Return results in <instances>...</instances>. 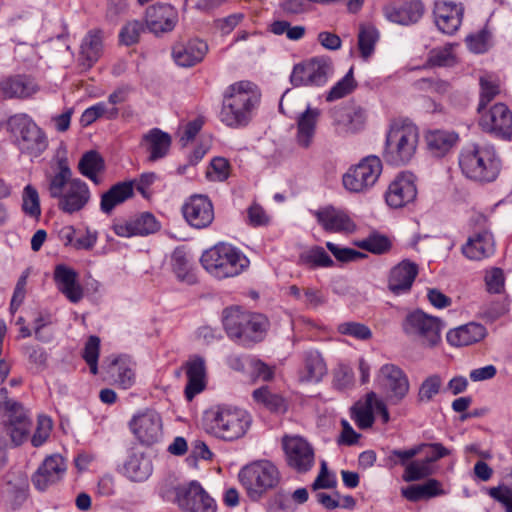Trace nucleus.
<instances>
[{
	"instance_id": "nucleus-2",
	"label": "nucleus",
	"mask_w": 512,
	"mask_h": 512,
	"mask_svg": "<svg viewBox=\"0 0 512 512\" xmlns=\"http://www.w3.org/2000/svg\"><path fill=\"white\" fill-rule=\"evenodd\" d=\"M48 192L51 198L58 199V208L66 214L83 210L91 199L88 185L80 178L72 177L66 159H59L57 172L48 177Z\"/></svg>"
},
{
	"instance_id": "nucleus-50",
	"label": "nucleus",
	"mask_w": 512,
	"mask_h": 512,
	"mask_svg": "<svg viewBox=\"0 0 512 512\" xmlns=\"http://www.w3.org/2000/svg\"><path fill=\"white\" fill-rule=\"evenodd\" d=\"M22 211L25 215L38 219L41 215L40 199L35 187L28 184L22 193Z\"/></svg>"
},
{
	"instance_id": "nucleus-39",
	"label": "nucleus",
	"mask_w": 512,
	"mask_h": 512,
	"mask_svg": "<svg viewBox=\"0 0 512 512\" xmlns=\"http://www.w3.org/2000/svg\"><path fill=\"white\" fill-rule=\"evenodd\" d=\"M304 367L300 380L305 382H319L327 374V366L322 355L316 350L304 353Z\"/></svg>"
},
{
	"instance_id": "nucleus-31",
	"label": "nucleus",
	"mask_w": 512,
	"mask_h": 512,
	"mask_svg": "<svg viewBox=\"0 0 512 512\" xmlns=\"http://www.w3.org/2000/svg\"><path fill=\"white\" fill-rule=\"evenodd\" d=\"M75 270L60 264L55 267L54 280L59 291L72 303H78L84 296L83 289L77 281Z\"/></svg>"
},
{
	"instance_id": "nucleus-6",
	"label": "nucleus",
	"mask_w": 512,
	"mask_h": 512,
	"mask_svg": "<svg viewBox=\"0 0 512 512\" xmlns=\"http://www.w3.org/2000/svg\"><path fill=\"white\" fill-rule=\"evenodd\" d=\"M418 144V127L407 119H395L386 134L383 156L392 165H406L414 158Z\"/></svg>"
},
{
	"instance_id": "nucleus-27",
	"label": "nucleus",
	"mask_w": 512,
	"mask_h": 512,
	"mask_svg": "<svg viewBox=\"0 0 512 512\" xmlns=\"http://www.w3.org/2000/svg\"><path fill=\"white\" fill-rule=\"evenodd\" d=\"M321 110L308 106L296 119L295 142L302 149H309L316 136Z\"/></svg>"
},
{
	"instance_id": "nucleus-44",
	"label": "nucleus",
	"mask_w": 512,
	"mask_h": 512,
	"mask_svg": "<svg viewBox=\"0 0 512 512\" xmlns=\"http://www.w3.org/2000/svg\"><path fill=\"white\" fill-rule=\"evenodd\" d=\"M299 264L310 269L331 267L334 262L321 246H313L299 255Z\"/></svg>"
},
{
	"instance_id": "nucleus-32",
	"label": "nucleus",
	"mask_w": 512,
	"mask_h": 512,
	"mask_svg": "<svg viewBox=\"0 0 512 512\" xmlns=\"http://www.w3.org/2000/svg\"><path fill=\"white\" fill-rule=\"evenodd\" d=\"M187 384L185 396L192 400L197 394L205 389L206 363L203 357L193 356L186 365Z\"/></svg>"
},
{
	"instance_id": "nucleus-62",
	"label": "nucleus",
	"mask_w": 512,
	"mask_h": 512,
	"mask_svg": "<svg viewBox=\"0 0 512 512\" xmlns=\"http://www.w3.org/2000/svg\"><path fill=\"white\" fill-rule=\"evenodd\" d=\"M339 333L349 335L359 340L371 338L372 332L368 326L358 322H345L338 326Z\"/></svg>"
},
{
	"instance_id": "nucleus-48",
	"label": "nucleus",
	"mask_w": 512,
	"mask_h": 512,
	"mask_svg": "<svg viewBox=\"0 0 512 512\" xmlns=\"http://www.w3.org/2000/svg\"><path fill=\"white\" fill-rule=\"evenodd\" d=\"M379 34L372 25H361L358 34V47L363 58H368L374 51Z\"/></svg>"
},
{
	"instance_id": "nucleus-46",
	"label": "nucleus",
	"mask_w": 512,
	"mask_h": 512,
	"mask_svg": "<svg viewBox=\"0 0 512 512\" xmlns=\"http://www.w3.org/2000/svg\"><path fill=\"white\" fill-rule=\"evenodd\" d=\"M118 114V108H109L105 102H99L85 109L81 115L80 123L83 127H87L101 117H105L108 120H114L118 117Z\"/></svg>"
},
{
	"instance_id": "nucleus-12",
	"label": "nucleus",
	"mask_w": 512,
	"mask_h": 512,
	"mask_svg": "<svg viewBox=\"0 0 512 512\" xmlns=\"http://www.w3.org/2000/svg\"><path fill=\"white\" fill-rule=\"evenodd\" d=\"M333 72L329 58L315 57L294 66L290 76L293 86H321Z\"/></svg>"
},
{
	"instance_id": "nucleus-61",
	"label": "nucleus",
	"mask_w": 512,
	"mask_h": 512,
	"mask_svg": "<svg viewBox=\"0 0 512 512\" xmlns=\"http://www.w3.org/2000/svg\"><path fill=\"white\" fill-rule=\"evenodd\" d=\"M143 31L144 27L140 21H130L121 29L119 34L120 41L127 46L133 45L139 41Z\"/></svg>"
},
{
	"instance_id": "nucleus-36",
	"label": "nucleus",
	"mask_w": 512,
	"mask_h": 512,
	"mask_svg": "<svg viewBox=\"0 0 512 512\" xmlns=\"http://www.w3.org/2000/svg\"><path fill=\"white\" fill-rule=\"evenodd\" d=\"M377 395L375 392H369L364 399L357 401L351 408V418L358 428L365 430L372 427L375 418Z\"/></svg>"
},
{
	"instance_id": "nucleus-7",
	"label": "nucleus",
	"mask_w": 512,
	"mask_h": 512,
	"mask_svg": "<svg viewBox=\"0 0 512 512\" xmlns=\"http://www.w3.org/2000/svg\"><path fill=\"white\" fill-rule=\"evenodd\" d=\"M203 268L217 279L236 277L250 264L249 259L236 247L218 243L204 251L200 258Z\"/></svg>"
},
{
	"instance_id": "nucleus-10",
	"label": "nucleus",
	"mask_w": 512,
	"mask_h": 512,
	"mask_svg": "<svg viewBox=\"0 0 512 512\" xmlns=\"http://www.w3.org/2000/svg\"><path fill=\"white\" fill-rule=\"evenodd\" d=\"M402 326L405 334L417 339L424 346L434 347L441 340L442 322L421 310L409 313Z\"/></svg>"
},
{
	"instance_id": "nucleus-3",
	"label": "nucleus",
	"mask_w": 512,
	"mask_h": 512,
	"mask_svg": "<svg viewBox=\"0 0 512 512\" xmlns=\"http://www.w3.org/2000/svg\"><path fill=\"white\" fill-rule=\"evenodd\" d=\"M251 422L247 411L225 404L212 406L202 417V427L206 433L229 442L244 437Z\"/></svg>"
},
{
	"instance_id": "nucleus-15",
	"label": "nucleus",
	"mask_w": 512,
	"mask_h": 512,
	"mask_svg": "<svg viewBox=\"0 0 512 512\" xmlns=\"http://www.w3.org/2000/svg\"><path fill=\"white\" fill-rule=\"evenodd\" d=\"M1 406L4 410L3 418L7 433L16 445H20L28 438L31 419L24 407L12 399H6Z\"/></svg>"
},
{
	"instance_id": "nucleus-16",
	"label": "nucleus",
	"mask_w": 512,
	"mask_h": 512,
	"mask_svg": "<svg viewBox=\"0 0 512 512\" xmlns=\"http://www.w3.org/2000/svg\"><path fill=\"white\" fill-rule=\"evenodd\" d=\"M283 449L288 466L298 473H305L314 465V450L303 438L299 436L285 437Z\"/></svg>"
},
{
	"instance_id": "nucleus-4",
	"label": "nucleus",
	"mask_w": 512,
	"mask_h": 512,
	"mask_svg": "<svg viewBox=\"0 0 512 512\" xmlns=\"http://www.w3.org/2000/svg\"><path fill=\"white\" fill-rule=\"evenodd\" d=\"M459 167L466 178L483 184L498 178L502 163L493 145L473 143L462 148Z\"/></svg>"
},
{
	"instance_id": "nucleus-54",
	"label": "nucleus",
	"mask_w": 512,
	"mask_h": 512,
	"mask_svg": "<svg viewBox=\"0 0 512 512\" xmlns=\"http://www.w3.org/2000/svg\"><path fill=\"white\" fill-rule=\"evenodd\" d=\"M270 31L275 35L286 34L289 40L297 41L304 37L306 28L302 25L292 27L288 21L277 20L270 25Z\"/></svg>"
},
{
	"instance_id": "nucleus-37",
	"label": "nucleus",
	"mask_w": 512,
	"mask_h": 512,
	"mask_svg": "<svg viewBox=\"0 0 512 512\" xmlns=\"http://www.w3.org/2000/svg\"><path fill=\"white\" fill-rule=\"evenodd\" d=\"M77 168L81 175L88 178L95 185L102 183V174L106 166L99 152L95 150L85 152L81 156Z\"/></svg>"
},
{
	"instance_id": "nucleus-40",
	"label": "nucleus",
	"mask_w": 512,
	"mask_h": 512,
	"mask_svg": "<svg viewBox=\"0 0 512 512\" xmlns=\"http://www.w3.org/2000/svg\"><path fill=\"white\" fill-rule=\"evenodd\" d=\"M458 140V134L453 131L433 130L426 134L427 147L437 157L448 153Z\"/></svg>"
},
{
	"instance_id": "nucleus-55",
	"label": "nucleus",
	"mask_w": 512,
	"mask_h": 512,
	"mask_svg": "<svg viewBox=\"0 0 512 512\" xmlns=\"http://www.w3.org/2000/svg\"><path fill=\"white\" fill-rule=\"evenodd\" d=\"M100 350V339L97 336H90L85 343L82 357L88 364L90 372L94 375L98 373V358Z\"/></svg>"
},
{
	"instance_id": "nucleus-51",
	"label": "nucleus",
	"mask_w": 512,
	"mask_h": 512,
	"mask_svg": "<svg viewBox=\"0 0 512 512\" xmlns=\"http://www.w3.org/2000/svg\"><path fill=\"white\" fill-rule=\"evenodd\" d=\"M433 474V468L424 458L422 460H413L404 470L403 480L406 482L418 481Z\"/></svg>"
},
{
	"instance_id": "nucleus-1",
	"label": "nucleus",
	"mask_w": 512,
	"mask_h": 512,
	"mask_svg": "<svg viewBox=\"0 0 512 512\" xmlns=\"http://www.w3.org/2000/svg\"><path fill=\"white\" fill-rule=\"evenodd\" d=\"M261 102V92L251 81L241 80L228 85L222 93L219 121L230 129L247 127Z\"/></svg>"
},
{
	"instance_id": "nucleus-25",
	"label": "nucleus",
	"mask_w": 512,
	"mask_h": 512,
	"mask_svg": "<svg viewBox=\"0 0 512 512\" xmlns=\"http://www.w3.org/2000/svg\"><path fill=\"white\" fill-rule=\"evenodd\" d=\"M145 22L152 33H167L175 28L178 22V12L170 4L157 3L146 9Z\"/></svg>"
},
{
	"instance_id": "nucleus-47",
	"label": "nucleus",
	"mask_w": 512,
	"mask_h": 512,
	"mask_svg": "<svg viewBox=\"0 0 512 512\" xmlns=\"http://www.w3.org/2000/svg\"><path fill=\"white\" fill-rule=\"evenodd\" d=\"M354 245L373 254H383L391 248L389 238L376 232L362 240L355 241Z\"/></svg>"
},
{
	"instance_id": "nucleus-53",
	"label": "nucleus",
	"mask_w": 512,
	"mask_h": 512,
	"mask_svg": "<svg viewBox=\"0 0 512 512\" xmlns=\"http://www.w3.org/2000/svg\"><path fill=\"white\" fill-rule=\"evenodd\" d=\"M355 88L356 82L353 77V69L351 68L348 73L330 89L326 100L334 101L343 98L350 94Z\"/></svg>"
},
{
	"instance_id": "nucleus-30",
	"label": "nucleus",
	"mask_w": 512,
	"mask_h": 512,
	"mask_svg": "<svg viewBox=\"0 0 512 512\" xmlns=\"http://www.w3.org/2000/svg\"><path fill=\"white\" fill-rule=\"evenodd\" d=\"M208 51V45L200 39L178 43L172 49V56L177 65L192 67L200 63Z\"/></svg>"
},
{
	"instance_id": "nucleus-18",
	"label": "nucleus",
	"mask_w": 512,
	"mask_h": 512,
	"mask_svg": "<svg viewBox=\"0 0 512 512\" xmlns=\"http://www.w3.org/2000/svg\"><path fill=\"white\" fill-rule=\"evenodd\" d=\"M333 126L340 135L356 134L364 129L365 110L352 104L334 107L331 111Z\"/></svg>"
},
{
	"instance_id": "nucleus-14",
	"label": "nucleus",
	"mask_w": 512,
	"mask_h": 512,
	"mask_svg": "<svg viewBox=\"0 0 512 512\" xmlns=\"http://www.w3.org/2000/svg\"><path fill=\"white\" fill-rule=\"evenodd\" d=\"M175 501L186 512H216L215 500L197 481L175 489Z\"/></svg>"
},
{
	"instance_id": "nucleus-9",
	"label": "nucleus",
	"mask_w": 512,
	"mask_h": 512,
	"mask_svg": "<svg viewBox=\"0 0 512 512\" xmlns=\"http://www.w3.org/2000/svg\"><path fill=\"white\" fill-rule=\"evenodd\" d=\"M7 126L22 153L38 157L47 148L45 133L26 114L11 116Z\"/></svg>"
},
{
	"instance_id": "nucleus-22",
	"label": "nucleus",
	"mask_w": 512,
	"mask_h": 512,
	"mask_svg": "<svg viewBox=\"0 0 512 512\" xmlns=\"http://www.w3.org/2000/svg\"><path fill=\"white\" fill-rule=\"evenodd\" d=\"M433 16L437 28L442 33L453 35L462 24L464 6L462 3L437 0L434 2Z\"/></svg>"
},
{
	"instance_id": "nucleus-29",
	"label": "nucleus",
	"mask_w": 512,
	"mask_h": 512,
	"mask_svg": "<svg viewBox=\"0 0 512 512\" xmlns=\"http://www.w3.org/2000/svg\"><path fill=\"white\" fill-rule=\"evenodd\" d=\"M385 18L396 24L411 25L420 20L424 6L420 1L406 2L400 5L388 4L383 8Z\"/></svg>"
},
{
	"instance_id": "nucleus-45",
	"label": "nucleus",
	"mask_w": 512,
	"mask_h": 512,
	"mask_svg": "<svg viewBox=\"0 0 512 512\" xmlns=\"http://www.w3.org/2000/svg\"><path fill=\"white\" fill-rule=\"evenodd\" d=\"M253 399L272 412L285 411V400L280 394L272 392L267 386H262L253 391Z\"/></svg>"
},
{
	"instance_id": "nucleus-35",
	"label": "nucleus",
	"mask_w": 512,
	"mask_h": 512,
	"mask_svg": "<svg viewBox=\"0 0 512 512\" xmlns=\"http://www.w3.org/2000/svg\"><path fill=\"white\" fill-rule=\"evenodd\" d=\"M486 335V328L475 322L462 325L447 333V341L452 346H468L482 340Z\"/></svg>"
},
{
	"instance_id": "nucleus-8",
	"label": "nucleus",
	"mask_w": 512,
	"mask_h": 512,
	"mask_svg": "<svg viewBox=\"0 0 512 512\" xmlns=\"http://www.w3.org/2000/svg\"><path fill=\"white\" fill-rule=\"evenodd\" d=\"M238 479L251 501H260L270 490L280 483V472L268 460H257L243 466Z\"/></svg>"
},
{
	"instance_id": "nucleus-17",
	"label": "nucleus",
	"mask_w": 512,
	"mask_h": 512,
	"mask_svg": "<svg viewBox=\"0 0 512 512\" xmlns=\"http://www.w3.org/2000/svg\"><path fill=\"white\" fill-rule=\"evenodd\" d=\"M479 126L483 131L503 139L512 136V112L503 103L493 105L481 114Z\"/></svg>"
},
{
	"instance_id": "nucleus-52",
	"label": "nucleus",
	"mask_w": 512,
	"mask_h": 512,
	"mask_svg": "<svg viewBox=\"0 0 512 512\" xmlns=\"http://www.w3.org/2000/svg\"><path fill=\"white\" fill-rule=\"evenodd\" d=\"M231 174V165L224 157H214L206 171V176L211 181L223 182Z\"/></svg>"
},
{
	"instance_id": "nucleus-57",
	"label": "nucleus",
	"mask_w": 512,
	"mask_h": 512,
	"mask_svg": "<svg viewBox=\"0 0 512 512\" xmlns=\"http://www.w3.org/2000/svg\"><path fill=\"white\" fill-rule=\"evenodd\" d=\"M135 217L134 229L137 236H147L157 232L160 228L158 221L151 213L144 212Z\"/></svg>"
},
{
	"instance_id": "nucleus-42",
	"label": "nucleus",
	"mask_w": 512,
	"mask_h": 512,
	"mask_svg": "<svg viewBox=\"0 0 512 512\" xmlns=\"http://www.w3.org/2000/svg\"><path fill=\"white\" fill-rule=\"evenodd\" d=\"M126 475L136 482L146 480L152 473V465L143 455L133 454L124 465Z\"/></svg>"
},
{
	"instance_id": "nucleus-13",
	"label": "nucleus",
	"mask_w": 512,
	"mask_h": 512,
	"mask_svg": "<svg viewBox=\"0 0 512 512\" xmlns=\"http://www.w3.org/2000/svg\"><path fill=\"white\" fill-rule=\"evenodd\" d=\"M129 428L136 439L146 446L158 443L163 436L162 418L152 409H146L134 415L129 422Z\"/></svg>"
},
{
	"instance_id": "nucleus-43",
	"label": "nucleus",
	"mask_w": 512,
	"mask_h": 512,
	"mask_svg": "<svg viewBox=\"0 0 512 512\" xmlns=\"http://www.w3.org/2000/svg\"><path fill=\"white\" fill-rule=\"evenodd\" d=\"M171 263L174 273L181 281L192 284L196 281L195 275L191 270V263L184 247H177L171 257Z\"/></svg>"
},
{
	"instance_id": "nucleus-38",
	"label": "nucleus",
	"mask_w": 512,
	"mask_h": 512,
	"mask_svg": "<svg viewBox=\"0 0 512 512\" xmlns=\"http://www.w3.org/2000/svg\"><path fill=\"white\" fill-rule=\"evenodd\" d=\"M171 141V136L158 128H153L146 133L142 142L150 153L149 161H156L165 157L171 146Z\"/></svg>"
},
{
	"instance_id": "nucleus-24",
	"label": "nucleus",
	"mask_w": 512,
	"mask_h": 512,
	"mask_svg": "<svg viewBox=\"0 0 512 512\" xmlns=\"http://www.w3.org/2000/svg\"><path fill=\"white\" fill-rule=\"evenodd\" d=\"M39 90L36 80L26 74L9 75L0 80V92L5 99H29Z\"/></svg>"
},
{
	"instance_id": "nucleus-20",
	"label": "nucleus",
	"mask_w": 512,
	"mask_h": 512,
	"mask_svg": "<svg viewBox=\"0 0 512 512\" xmlns=\"http://www.w3.org/2000/svg\"><path fill=\"white\" fill-rule=\"evenodd\" d=\"M416 196L415 176L410 172H402L389 184L385 200L391 208H402L413 202Z\"/></svg>"
},
{
	"instance_id": "nucleus-26",
	"label": "nucleus",
	"mask_w": 512,
	"mask_h": 512,
	"mask_svg": "<svg viewBox=\"0 0 512 512\" xmlns=\"http://www.w3.org/2000/svg\"><path fill=\"white\" fill-rule=\"evenodd\" d=\"M318 224L328 233H352L356 229L354 221L343 210L327 206L315 211Z\"/></svg>"
},
{
	"instance_id": "nucleus-63",
	"label": "nucleus",
	"mask_w": 512,
	"mask_h": 512,
	"mask_svg": "<svg viewBox=\"0 0 512 512\" xmlns=\"http://www.w3.org/2000/svg\"><path fill=\"white\" fill-rule=\"evenodd\" d=\"M266 512H294V509L287 495L278 491L266 502Z\"/></svg>"
},
{
	"instance_id": "nucleus-33",
	"label": "nucleus",
	"mask_w": 512,
	"mask_h": 512,
	"mask_svg": "<svg viewBox=\"0 0 512 512\" xmlns=\"http://www.w3.org/2000/svg\"><path fill=\"white\" fill-rule=\"evenodd\" d=\"M462 253L470 260H482L494 253L492 234L482 230L471 235L462 246Z\"/></svg>"
},
{
	"instance_id": "nucleus-59",
	"label": "nucleus",
	"mask_w": 512,
	"mask_h": 512,
	"mask_svg": "<svg viewBox=\"0 0 512 512\" xmlns=\"http://www.w3.org/2000/svg\"><path fill=\"white\" fill-rule=\"evenodd\" d=\"M442 386V379L439 375L427 377L421 384L418 392V399L421 402H428L437 395Z\"/></svg>"
},
{
	"instance_id": "nucleus-11",
	"label": "nucleus",
	"mask_w": 512,
	"mask_h": 512,
	"mask_svg": "<svg viewBox=\"0 0 512 512\" xmlns=\"http://www.w3.org/2000/svg\"><path fill=\"white\" fill-rule=\"evenodd\" d=\"M382 162L379 157L370 155L352 166L343 176L345 188L351 192H364L374 186L382 173Z\"/></svg>"
},
{
	"instance_id": "nucleus-19",
	"label": "nucleus",
	"mask_w": 512,
	"mask_h": 512,
	"mask_svg": "<svg viewBox=\"0 0 512 512\" xmlns=\"http://www.w3.org/2000/svg\"><path fill=\"white\" fill-rule=\"evenodd\" d=\"M66 469V461L60 454L50 455L32 475L31 482L35 489L44 492L64 477Z\"/></svg>"
},
{
	"instance_id": "nucleus-21",
	"label": "nucleus",
	"mask_w": 512,
	"mask_h": 512,
	"mask_svg": "<svg viewBox=\"0 0 512 512\" xmlns=\"http://www.w3.org/2000/svg\"><path fill=\"white\" fill-rule=\"evenodd\" d=\"M380 385L388 392L393 404L402 401L409 391V381L404 371L394 364L383 365L377 377Z\"/></svg>"
},
{
	"instance_id": "nucleus-56",
	"label": "nucleus",
	"mask_w": 512,
	"mask_h": 512,
	"mask_svg": "<svg viewBox=\"0 0 512 512\" xmlns=\"http://www.w3.org/2000/svg\"><path fill=\"white\" fill-rule=\"evenodd\" d=\"M456 62L451 45L432 49L428 56V63L431 66L446 67L452 66Z\"/></svg>"
},
{
	"instance_id": "nucleus-49",
	"label": "nucleus",
	"mask_w": 512,
	"mask_h": 512,
	"mask_svg": "<svg viewBox=\"0 0 512 512\" xmlns=\"http://www.w3.org/2000/svg\"><path fill=\"white\" fill-rule=\"evenodd\" d=\"M421 453V446L415 445L407 450L393 449L385 457L384 463L388 468H394L397 465H401L407 469V465L410 464L412 459Z\"/></svg>"
},
{
	"instance_id": "nucleus-58",
	"label": "nucleus",
	"mask_w": 512,
	"mask_h": 512,
	"mask_svg": "<svg viewBox=\"0 0 512 512\" xmlns=\"http://www.w3.org/2000/svg\"><path fill=\"white\" fill-rule=\"evenodd\" d=\"M480 103L478 112L482 113L484 107L499 93V85L490 76L480 78Z\"/></svg>"
},
{
	"instance_id": "nucleus-34",
	"label": "nucleus",
	"mask_w": 512,
	"mask_h": 512,
	"mask_svg": "<svg viewBox=\"0 0 512 512\" xmlns=\"http://www.w3.org/2000/svg\"><path fill=\"white\" fill-rule=\"evenodd\" d=\"M134 196V181L118 182L102 194L100 209L110 214L114 208Z\"/></svg>"
},
{
	"instance_id": "nucleus-64",
	"label": "nucleus",
	"mask_w": 512,
	"mask_h": 512,
	"mask_svg": "<svg viewBox=\"0 0 512 512\" xmlns=\"http://www.w3.org/2000/svg\"><path fill=\"white\" fill-rule=\"evenodd\" d=\"M488 494L505 508V512H512V488L508 486L491 487Z\"/></svg>"
},
{
	"instance_id": "nucleus-28",
	"label": "nucleus",
	"mask_w": 512,
	"mask_h": 512,
	"mask_svg": "<svg viewBox=\"0 0 512 512\" xmlns=\"http://www.w3.org/2000/svg\"><path fill=\"white\" fill-rule=\"evenodd\" d=\"M417 275V264L405 259L391 269L388 278V288L395 295L407 293L411 290Z\"/></svg>"
},
{
	"instance_id": "nucleus-41",
	"label": "nucleus",
	"mask_w": 512,
	"mask_h": 512,
	"mask_svg": "<svg viewBox=\"0 0 512 512\" xmlns=\"http://www.w3.org/2000/svg\"><path fill=\"white\" fill-rule=\"evenodd\" d=\"M102 53V35L99 30H91L85 36L81 44V57L87 62V66L91 67Z\"/></svg>"
},
{
	"instance_id": "nucleus-23",
	"label": "nucleus",
	"mask_w": 512,
	"mask_h": 512,
	"mask_svg": "<svg viewBox=\"0 0 512 512\" xmlns=\"http://www.w3.org/2000/svg\"><path fill=\"white\" fill-rule=\"evenodd\" d=\"M185 220L194 228L208 227L214 220V209L211 201L204 195H193L183 205Z\"/></svg>"
},
{
	"instance_id": "nucleus-5",
	"label": "nucleus",
	"mask_w": 512,
	"mask_h": 512,
	"mask_svg": "<svg viewBox=\"0 0 512 512\" xmlns=\"http://www.w3.org/2000/svg\"><path fill=\"white\" fill-rule=\"evenodd\" d=\"M222 322L227 335L244 347H251L263 341L269 328L266 316L243 311L239 307L224 309Z\"/></svg>"
},
{
	"instance_id": "nucleus-60",
	"label": "nucleus",
	"mask_w": 512,
	"mask_h": 512,
	"mask_svg": "<svg viewBox=\"0 0 512 512\" xmlns=\"http://www.w3.org/2000/svg\"><path fill=\"white\" fill-rule=\"evenodd\" d=\"M111 369L116 370L112 371V374L115 377V382L122 388L127 389L132 386L134 382V372L124 362H120L118 359H115L112 362Z\"/></svg>"
}]
</instances>
